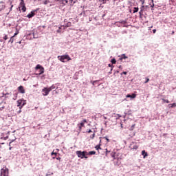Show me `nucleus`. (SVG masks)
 <instances>
[{
  "label": "nucleus",
  "mask_w": 176,
  "mask_h": 176,
  "mask_svg": "<svg viewBox=\"0 0 176 176\" xmlns=\"http://www.w3.org/2000/svg\"><path fill=\"white\" fill-rule=\"evenodd\" d=\"M47 3H50V0H45L44 1V5H47Z\"/></svg>",
  "instance_id": "4be33fe9"
},
{
  "label": "nucleus",
  "mask_w": 176,
  "mask_h": 176,
  "mask_svg": "<svg viewBox=\"0 0 176 176\" xmlns=\"http://www.w3.org/2000/svg\"><path fill=\"white\" fill-rule=\"evenodd\" d=\"M56 160H61V157H56Z\"/></svg>",
  "instance_id": "c03bdc74"
},
{
  "label": "nucleus",
  "mask_w": 176,
  "mask_h": 176,
  "mask_svg": "<svg viewBox=\"0 0 176 176\" xmlns=\"http://www.w3.org/2000/svg\"><path fill=\"white\" fill-rule=\"evenodd\" d=\"M122 56H123V58H124V59L127 58V56H126L125 54H123Z\"/></svg>",
  "instance_id": "a19ab883"
},
{
  "label": "nucleus",
  "mask_w": 176,
  "mask_h": 176,
  "mask_svg": "<svg viewBox=\"0 0 176 176\" xmlns=\"http://www.w3.org/2000/svg\"><path fill=\"white\" fill-rule=\"evenodd\" d=\"M12 142H13V141L10 142V144H12Z\"/></svg>",
  "instance_id": "5fc2aeb1"
},
{
  "label": "nucleus",
  "mask_w": 176,
  "mask_h": 176,
  "mask_svg": "<svg viewBox=\"0 0 176 176\" xmlns=\"http://www.w3.org/2000/svg\"><path fill=\"white\" fill-rule=\"evenodd\" d=\"M1 176H9V169L6 167H3L1 170Z\"/></svg>",
  "instance_id": "20e7f679"
},
{
  "label": "nucleus",
  "mask_w": 176,
  "mask_h": 176,
  "mask_svg": "<svg viewBox=\"0 0 176 176\" xmlns=\"http://www.w3.org/2000/svg\"><path fill=\"white\" fill-rule=\"evenodd\" d=\"M97 80H95V81H91V83H92L93 86H94L96 85V83H97Z\"/></svg>",
  "instance_id": "bb28decb"
},
{
  "label": "nucleus",
  "mask_w": 176,
  "mask_h": 176,
  "mask_svg": "<svg viewBox=\"0 0 176 176\" xmlns=\"http://www.w3.org/2000/svg\"><path fill=\"white\" fill-rule=\"evenodd\" d=\"M139 8L138 7L133 8V13H137L138 12Z\"/></svg>",
  "instance_id": "a211bd4d"
},
{
  "label": "nucleus",
  "mask_w": 176,
  "mask_h": 176,
  "mask_svg": "<svg viewBox=\"0 0 176 176\" xmlns=\"http://www.w3.org/2000/svg\"><path fill=\"white\" fill-rule=\"evenodd\" d=\"M9 42H10V43H13V42H14V36H12L9 41Z\"/></svg>",
  "instance_id": "f3484780"
},
{
  "label": "nucleus",
  "mask_w": 176,
  "mask_h": 176,
  "mask_svg": "<svg viewBox=\"0 0 176 176\" xmlns=\"http://www.w3.org/2000/svg\"><path fill=\"white\" fill-rule=\"evenodd\" d=\"M66 3H68V1H66Z\"/></svg>",
  "instance_id": "bf43d9fd"
},
{
  "label": "nucleus",
  "mask_w": 176,
  "mask_h": 176,
  "mask_svg": "<svg viewBox=\"0 0 176 176\" xmlns=\"http://www.w3.org/2000/svg\"><path fill=\"white\" fill-rule=\"evenodd\" d=\"M168 107L170 108H174L176 107V104L175 103L170 104H168Z\"/></svg>",
  "instance_id": "dca6fc26"
},
{
  "label": "nucleus",
  "mask_w": 176,
  "mask_h": 176,
  "mask_svg": "<svg viewBox=\"0 0 176 176\" xmlns=\"http://www.w3.org/2000/svg\"><path fill=\"white\" fill-rule=\"evenodd\" d=\"M94 137H96V133H93V134L91 135H90L91 140H94Z\"/></svg>",
  "instance_id": "412c9836"
},
{
  "label": "nucleus",
  "mask_w": 176,
  "mask_h": 176,
  "mask_svg": "<svg viewBox=\"0 0 176 176\" xmlns=\"http://www.w3.org/2000/svg\"><path fill=\"white\" fill-rule=\"evenodd\" d=\"M51 155H52V156H53V155H55V156H56L57 155V153L52 152L51 153Z\"/></svg>",
  "instance_id": "c9c22d12"
},
{
  "label": "nucleus",
  "mask_w": 176,
  "mask_h": 176,
  "mask_svg": "<svg viewBox=\"0 0 176 176\" xmlns=\"http://www.w3.org/2000/svg\"><path fill=\"white\" fill-rule=\"evenodd\" d=\"M58 60L61 61V63H65V61H71L72 60L71 57H69V55H63V56H58Z\"/></svg>",
  "instance_id": "7ed1b4c3"
},
{
  "label": "nucleus",
  "mask_w": 176,
  "mask_h": 176,
  "mask_svg": "<svg viewBox=\"0 0 176 176\" xmlns=\"http://www.w3.org/2000/svg\"><path fill=\"white\" fill-rule=\"evenodd\" d=\"M152 2H153V0H152Z\"/></svg>",
  "instance_id": "0e129e2a"
},
{
  "label": "nucleus",
  "mask_w": 176,
  "mask_h": 176,
  "mask_svg": "<svg viewBox=\"0 0 176 176\" xmlns=\"http://www.w3.org/2000/svg\"><path fill=\"white\" fill-rule=\"evenodd\" d=\"M8 138H9V137L7 136V137H5V138H4V140H8Z\"/></svg>",
  "instance_id": "a18cd8bd"
},
{
  "label": "nucleus",
  "mask_w": 176,
  "mask_h": 176,
  "mask_svg": "<svg viewBox=\"0 0 176 176\" xmlns=\"http://www.w3.org/2000/svg\"><path fill=\"white\" fill-rule=\"evenodd\" d=\"M142 155L144 159H145V157H146V156H148V153H146L144 150H143L142 151Z\"/></svg>",
  "instance_id": "ddd939ff"
},
{
  "label": "nucleus",
  "mask_w": 176,
  "mask_h": 176,
  "mask_svg": "<svg viewBox=\"0 0 176 176\" xmlns=\"http://www.w3.org/2000/svg\"><path fill=\"white\" fill-rule=\"evenodd\" d=\"M153 6H155V4H153V5L151 6V8H153Z\"/></svg>",
  "instance_id": "3c124183"
},
{
  "label": "nucleus",
  "mask_w": 176,
  "mask_h": 176,
  "mask_svg": "<svg viewBox=\"0 0 176 176\" xmlns=\"http://www.w3.org/2000/svg\"><path fill=\"white\" fill-rule=\"evenodd\" d=\"M20 112H21V110H20V111H19V113H20Z\"/></svg>",
  "instance_id": "13d9d810"
},
{
  "label": "nucleus",
  "mask_w": 176,
  "mask_h": 176,
  "mask_svg": "<svg viewBox=\"0 0 176 176\" xmlns=\"http://www.w3.org/2000/svg\"><path fill=\"white\" fill-rule=\"evenodd\" d=\"M109 67H111L112 68V67H113V65L109 64Z\"/></svg>",
  "instance_id": "49530a36"
},
{
  "label": "nucleus",
  "mask_w": 176,
  "mask_h": 176,
  "mask_svg": "<svg viewBox=\"0 0 176 176\" xmlns=\"http://www.w3.org/2000/svg\"><path fill=\"white\" fill-rule=\"evenodd\" d=\"M17 107H19L20 109H21L24 105H25V102H23V100H19L17 101Z\"/></svg>",
  "instance_id": "6e6552de"
},
{
  "label": "nucleus",
  "mask_w": 176,
  "mask_h": 176,
  "mask_svg": "<svg viewBox=\"0 0 176 176\" xmlns=\"http://www.w3.org/2000/svg\"><path fill=\"white\" fill-rule=\"evenodd\" d=\"M65 27H71V22H68Z\"/></svg>",
  "instance_id": "393cba45"
},
{
  "label": "nucleus",
  "mask_w": 176,
  "mask_h": 176,
  "mask_svg": "<svg viewBox=\"0 0 176 176\" xmlns=\"http://www.w3.org/2000/svg\"><path fill=\"white\" fill-rule=\"evenodd\" d=\"M117 74H119V71H117Z\"/></svg>",
  "instance_id": "052dcab7"
},
{
  "label": "nucleus",
  "mask_w": 176,
  "mask_h": 176,
  "mask_svg": "<svg viewBox=\"0 0 176 176\" xmlns=\"http://www.w3.org/2000/svg\"><path fill=\"white\" fill-rule=\"evenodd\" d=\"M19 45H21V41H19Z\"/></svg>",
  "instance_id": "864d4df0"
},
{
  "label": "nucleus",
  "mask_w": 176,
  "mask_h": 176,
  "mask_svg": "<svg viewBox=\"0 0 176 176\" xmlns=\"http://www.w3.org/2000/svg\"><path fill=\"white\" fill-rule=\"evenodd\" d=\"M55 1H56L57 2H60V3H63V0H55Z\"/></svg>",
  "instance_id": "ea45409f"
},
{
  "label": "nucleus",
  "mask_w": 176,
  "mask_h": 176,
  "mask_svg": "<svg viewBox=\"0 0 176 176\" xmlns=\"http://www.w3.org/2000/svg\"><path fill=\"white\" fill-rule=\"evenodd\" d=\"M19 8V9H21L22 12H26L27 8L25 7V3H24V0H21Z\"/></svg>",
  "instance_id": "39448f33"
},
{
  "label": "nucleus",
  "mask_w": 176,
  "mask_h": 176,
  "mask_svg": "<svg viewBox=\"0 0 176 176\" xmlns=\"http://www.w3.org/2000/svg\"><path fill=\"white\" fill-rule=\"evenodd\" d=\"M163 102H166V104H170V101L168 100L162 99Z\"/></svg>",
  "instance_id": "aec40b11"
},
{
  "label": "nucleus",
  "mask_w": 176,
  "mask_h": 176,
  "mask_svg": "<svg viewBox=\"0 0 176 176\" xmlns=\"http://www.w3.org/2000/svg\"><path fill=\"white\" fill-rule=\"evenodd\" d=\"M85 123H87V120L84 119L80 124H77V126L79 129V131H82V128L85 127Z\"/></svg>",
  "instance_id": "423d86ee"
},
{
  "label": "nucleus",
  "mask_w": 176,
  "mask_h": 176,
  "mask_svg": "<svg viewBox=\"0 0 176 176\" xmlns=\"http://www.w3.org/2000/svg\"><path fill=\"white\" fill-rule=\"evenodd\" d=\"M34 16H35V12L32 11L30 14L27 15V17L28 19H32V17H34Z\"/></svg>",
  "instance_id": "9b49d317"
},
{
  "label": "nucleus",
  "mask_w": 176,
  "mask_h": 176,
  "mask_svg": "<svg viewBox=\"0 0 176 176\" xmlns=\"http://www.w3.org/2000/svg\"><path fill=\"white\" fill-rule=\"evenodd\" d=\"M35 69H40L38 75H42V74L45 72V68H43V67H42L41 65H37Z\"/></svg>",
  "instance_id": "0eeeda50"
},
{
  "label": "nucleus",
  "mask_w": 176,
  "mask_h": 176,
  "mask_svg": "<svg viewBox=\"0 0 176 176\" xmlns=\"http://www.w3.org/2000/svg\"><path fill=\"white\" fill-rule=\"evenodd\" d=\"M137 97V94H132L131 95L128 94L126 95V98H135Z\"/></svg>",
  "instance_id": "9d476101"
},
{
  "label": "nucleus",
  "mask_w": 176,
  "mask_h": 176,
  "mask_svg": "<svg viewBox=\"0 0 176 176\" xmlns=\"http://www.w3.org/2000/svg\"><path fill=\"white\" fill-rule=\"evenodd\" d=\"M104 138L105 140L107 141V142H109V139H108V137L106 136Z\"/></svg>",
  "instance_id": "2f4dec72"
},
{
  "label": "nucleus",
  "mask_w": 176,
  "mask_h": 176,
  "mask_svg": "<svg viewBox=\"0 0 176 176\" xmlns=\"http://www.w3.org/2000/svg\"><path fill=\"white\" fill-rule=\"evenodd\" d=\"M76 154L77 155L78 157H80V159H87V151H77L76 152Z\"/></svg>",
  "instance_id": "f03ea898"
},
{
  "label": "nucleus",
  "mask_w": 176,
  "mask_h": 176,
  "mask_svg": "<svg viewBox=\"0 0 176 176\" xmlns=\"http://www.w3.org/2000/svg\"><path fill=\"white\" fill-rule=\"evenodd\" d=\"M111 63H112V64H116V58H113V59L111 60Z\"/></svg>",
  "instance_id": "5701e85b"
},
{
  "label": "nucleus",
  "mask_w": 176,
  "mask_h": 176,
  "mask_svg": "<svg viewBox=\"0 0 176 176\" xmlns=\"http://www.w3.org/2000/svg\"><path fill=\"white\" fill-rule=\"evenodd\" d=\"M100 142H101V140H100Z\"/></svg>",
  "instance_id": "e2e57ef3"
},
{
  "label": "nucleus",
  "mask_w": 176,
  "mask_h": 176,
  "mask_svg": "<svg viewBox=\"0 0 176 176\" xmlns=\"http://www.w3.org/2000/svg\"><path fill=\"white\" fill-rule=\"evenodd\" d=\"M153 34H156V29L153 30Z\"/></svg>",
  "instance_id": "37998d69"
},
{
  "label": "nucleus",
  "mask_w": 176,
  "mask_h": 176,
  "mask_svg": "<svg viewBox=\"0 0 176 176\" xmlns=\"http://www.w3.org/2000/svg\"><path fill=\"white\" fill-rule=\"evenodd\" d=\"M107 1L108 0H100V1L102 2V3H107Z\"/></svg>",
  "instance_id": "c85d7f7f"
},
{
  "label": "nucleus",
  "mask_w": 176,
  "mask_h": 176,
  "mask_svg": "<svg viewBox=\"0 0 176 176\" xmlns=\"http://www.w3.org/2000/svg\"><path fill=\"white\" fill-rule=\"evenodd\" d=\"M95 148L96 151H98L99 149H101V144L96 146Z\"/></svg>",
  "instance_id": "6ab92c4d"
},
{
  "label": "nucleus",
  "mask_w": 176,
  "mask_h": 176,
  "mask_svg": "<svg viewBox=\"0 0 176 176\" xmlns=\"http://www.w3.org/2000/svg\"><path fill=\"white\" fill-rule=\"evenodd\" d=\"M121 75H127V72H123Z\"/></svg>",
  "instance_id": "473e14b6"
},
{
  "label": "nucleus",
  "mask_w": 176,
  "mask_h": 176,
  "mask_svg": "<svg viewBox=\"0 0 176 176\" xmlns=\"http://www.w3.org/2000/svg\"><path fill=\"white\" fill-rule=\"evenodd\" d=\"M149 82V78H146V81L144 82V83H147Z\"/></svg>",
  "instance_id": "f704fd0d"
},
{
  "label": "nucleus",
  "mask_w": 176,
  "mask_h": 176,
  "mask_svg": "<svg viewBox=\"0 0 176 176\" xmlns=\"http://www.w3.org/2000/svg\"><path fill=\"white\" fill-rule=\"evenodd\" d=\"M144 6H142L140 8V12H139L140 15L142 14V13H144Z\"/></svg>",
  "instance_id": "2eb2a0df"
},
{
  "label": "nucleus",
  "mask_w": 176,
  "mask_h": 176,
  "mask_svg": "<svg viewBox=\"0 0 176 176\" xmlns=\"http://www.w3.org/2000/svg\"><path fill=\"white\" fill-rule=\"evenodd\" d=\"M87 133H93V131H91V129H89V131H87Z\"/></svg>",
  "instance_id": "79ce46f5"
},
{
  "label": "nucleus",
  "mask_w": 176,
  "mask_h": 176,
  "mask_svg": "<svg viewBox=\"0 0 176 176\" xmlns=\"http://www.w3.org/2000/svg\"><path fill=\"white\" fill-rule=\"evenodd\" d=\"M140 2H142V5H144L145 3V0H140Z\"/></svg>",
  "instance_id": "72a5a7b5"
},
{
  "label": "nucleus",
  "mask_w": 176,
  "mask_h": 176,
  "mask_svg": "<svg viewBox=\"0 0 176 176\" xmlns=\"http://www.w3.org/2000/svg\"><path fill=\"white\" fill-rule=\"evenodd\" d=\"M52 159H56V157H53Z\"/></svg>",
  "instance_id": "6e6d98bb"
},
{
  "label": "nucleus",
  "mask_w": 176,
  "mask_h": 176,
  "mask_svg": "<svg viewBox=\"0 0 176 176\" xmlns=\"http://www.w3.org/2000/svg\"><path fill=\"white\" fill-rule=\"evenodd\" d=\"M18 91L22 94H24V93H25V89H24V87H23V85H21L18 87Z\"/></svg>",
  "instance_id": "1a4fd4ad"
},
{
  "label": "nucleus",
  "mask_w": 176,
  "mask_h": 176,
  "mask_svg": "<svg viewBox=\"0 0 176 176\" xmlns=\"http://www.w3.org/2000/svg\"><path fill=\"white\" fill-rule=\"evenodd\" d=\"M118 68L121 69V68H122V65H120V66L118 67Z\"/></svg>",
  "instance_id": "8fccbe9b"
},
{
  "label": "nucleus",
  "mask_w": 176,
  "mask_h": 176,
  "mask_svg": "<svg viewBox=\"0 0 176 176\" xmlns=\"http://www.w3.org/2000/svg\"><path fill=\"white\" fill-rule=\"evenodd\" d=\"M109 74H112V72H109Z\"/></svg>",
  "instance_id": "680f3d73"
},
{
  "label": "nucleus",
  "mask_w": 176,
  "mask_h": 176,
  "mask_svg": "<svg viewBox=\"0 0 176 176\" xmlns=\"http://www.w3.org/2000/svg\"><path fill=\"white\" fill-rule=\"evenodd\" d=\"M61 30V28L59 27V29L57 30V32H58V33L61 32V30Z\"/></svg>",
  "instance_id": "4c0bfd02"
},
{
  "label": "nucleus",
  "mask_w": 176,
  "mask_h": 176,
  "mask_svg": "<svg viewBox=\"0 0 176 176\" xmlns=\"http://www.w3.org/2000/svg\"><path fill=\"white\" fill-rule=\"evenodd\" d=\"M174 34H175V32L173 31V32H172V35H174Z\"/></svg>",
  "instance_id": "09e8293b"
},
{
  "label": "nucleus",
  "mask_w": 176,
  "mask_h": 176,
  "mask_svg": "<svg viewBox=\"0 0 176 176\" xmlns=\"http://www.w3.org/2000/svg\"><path fill=\"white\" fill-rule=\"evenodd\" d=\"M16 35H19V30H17V29H16V32L14 33V34L12 36H14H14H16Z\"/></svg>",
  "instance_id": "a878e982"
},
{
  "label": "nucleus",
  "mask_w": 176,
  "mask_h": 176,
  "mask_svg": "<svg viewBox=\"0 0 176 176\" xmlns=\"http://www.w3.org/2000/svg\"><path fill=\"white\" fill-rule=\"evenodd\" d=\"M112 69H113L111 67V72H112Z\"/></svg>",
  "instance_id": "4d7b16f0"
},
{
  "label": "nucleus",
  "mask_w": 176,
  "mask_h": 176,
  "mask_svg": "<svg viewBox=\"0 0 176 176\" xmlns=\"http://www.w3.org/2000/svg\"><path fill=\"white\" fill-rule=\"evenodd\" d=\"M133 149H138V146L137 145L133 146Z\"/></svg>",
  "instance_id": "7c9ffc66"
},
{
  "label": "nucleus",
  "mask_w": 176,
  "mask_h": 176,
  "mask_svg": "<svg viewBox=\"0 0 176 176\" xmlns=\"http://www.w3.org/2000/svg\"><path fill=\"white\" fill-rule=\"evenodd\" d=\"M115 155H116V153L115 152L111 153V156L113 157V159H115Z\"/></svg>",
  "instance_id": "cd10ccee"
},
{
  "label": "nucleus",
  "mask_w": 176,
  "mask_h": 176,
  "mask_svg": "<svg viewBox=\"0 0 176 176\" xmlns=\"http://www.w3.org/2000/svg\"><path fill=\"white\" fill-rule=\"evenodd\" d=\"M69 5L71 6H73V5L75 3V2H74V3H72V1H74V0H69Z\"/></svg>",
  "instance_id": "b1692460"
},
{
  "label": "nucleus",
  "mask_w": 176,
  "mask_h": 176,
  "mask_svg": "<svg viewBox=\"0 0 176 176\" xmlns=\"http://www.w3.org/2000/svg\"><path fill=\"white\" fill-rule=\"evenodd\" d=\"M54 89H56V87L54 85H52L51 87H50L49 88L47 87H44L42 89V94L43 96H49V94L54 90Z\"/></svg>",
  "instance_id": "f257e3e1"
},
{
  "label": "nucleus",
  "mask_w": 176,
  "mask_h": 176,
  "mask_svg": "<svg viewBox=\"0 0 176 176\" xmlns=\"http://www.w3.org/2000/svg\"><path fill=\"white\" fill-rule=\"evenodd\" d=\"M134 126H135V125H133V126H131V130H133V129H134Z\"/></svg>",
  "instance_id": "de8ad7c7"
},
{
  "label": "nucleus",
  "mask_w": 176,
  "mask_h": 176,
  "mask_svg": "<svg viewBox=\"0 0 176 176\" xmlns=\"http://www.w3.org/2000/svg\"><path fill=\"white\" fill-rule=\"evenodd\" d=\"M32 35H33V38H38V36H35V33H32Z\"/></svg>",
  "instance_id": "58836bf2"
},
{
  "label": "nucleus",
  "mask_w": 176,
  "mask_h": 176,
  "mask_svg": "<svg viewBox=\"0 0 176 176\" xmlns=\"http://www.w3.org/2000/svg\"><path fill=\"white\" fill-rule=\"evenodd\" d=\"M92 155H96V151L87 152V156H91Z\"/></svg>",
  "instance_id": "f8f14e48"
},
{
  "label": "nucleus",
  "mask_w": 176,
  "mask_h": 176,
  "mask_svg": "<svg viewBox=\"0 0 176 176\" xmlns=\"http://www.w3.org/2000/svg\"><path fill=\"white\" fill-rule=\"evenodd\" d=\"M64 22H65V23H67V19H65Z\"/></svg>",
  "instance_id": "603ef678"
},
{
  "label": "nucleus",
  "mask_w": 176,
  "mask_h": 176,
  "mask_svg": "<svg viewBox=\"0 0 176 176\" xmlns=\"http://www.w3.org/2000/svg\"><path fill=\"white\" fill-rule=\"evenodd\" d=\"M3 39L4 41H8V35H5Z\"/></svg>",
  "instance_id": "c756f323"
},
{
  "label": "nucleus",
  "mask_w": 176,
  "mask_h": 176,
  "mask_svg": "<svg viewBox=\"0 0 176 176\" xmlns=\"http://www.w3.org/2000/svg\"><path fill=\"white\" fill-rule=\"evenodd\" d=\"M111 151H108V149H106V155H108V153H110Z\"/></svg>",
  "instance_id": "e433bc0d"
},
{
  "label": "nucleus",
  "mask_w": 176,
  "mask_h": 176,
  "mask_svg": "<svg viewBox=\"0 0 176 176\" xmlns=\"http://www.w3.org/2000/svg\"><path fill=\"white\" fill-rule=\"evenodd\" d=\"M8 4L10 6V12H12V9L13 8V4H12V1H9Z\"/></svg>",
  "instance_id": "4468645a"
}]
</instances>
